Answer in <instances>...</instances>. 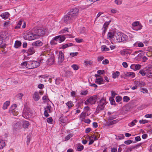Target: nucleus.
<instances>
[{
  "mask_svg": "<svg viewBox=\"0 0 152 152\" xmlns=\"http://www.w3.org/2000/svg\"><path fill=\"white\" fill-rule=\"evenodd\" d=\"M115 99L117 102H119L121 100L122 98L121 96H118L116 97Z\"/></svg>",
  "mask_w": 152,
  "mask_h": 152,
  "instance_id": "obj_49",
  "label": "nucleus"
},
{
  "mask_svg": "<svg viewBox=\"0 0 152 152\" xmlns=\"http://www.w3.org/2000/svg\"><path fill=\"white\" fill-rule=\"evenodd\" d=\"M34 30L37 39L42 37L47 31L46 29L45 28H34Z\"/></svg>",
  "mask_w": 152,
  "mask_h": 152,
  "instance_id": "obj_4",
  "label": "nucleus"
},
{
  "mask_svg": "<svg viewBox=\"0 0 152 152\" xmlns=\"http://www.w3.org/2000/svg\"><path fill=\"white\" fill-rule=\"evenodd\" d=\"M50 43L52 45H55L57 44V42L54 40H52L50 41Z\"/></svg>",
  "mask_w": 152,
  "mask_h": 152,
  "instance_id": "obj_62",
  "label": "nucleus"
},
{
  "mask_svg": "<svg viewBox=\"0 0 152 152\" xmlns=\"http://www.w3.org/2000/svg\"><path fill=\"white\" fill-rule=\"evenodd\" d=\"M106 104L105 99L104 98H102L98 104L95 113H98L100 111L103 110Z\"/></svg>",
  "mask_w": 152,
  "mask_h": 152,
  "instance_id": "obj_6",
  "label": "nucleus"
},
{
  "mask_svg": "<svg viewBox=\"0 0 152 152\" xmlns=\"http://www.w3.org/2000/svg\"><path fill=\"white\" fill-rule=\"evenodd\" d=\"M84 63L85 65H90L91 63V62L90 61H85Z\"/></svg>",
  "mask_w": 152,
  "mask_h": 152,
  "instance_id": "obj_61",
  "label": "nucleus"
},
{
  "mask_svg": "<svg viewBox=\"0 0 152 152\" xmlns=\"http://www.w3.org/2000/svg\"><path fill=\"white\" fill-rule=\"evenodd\" d=\"M48 54L47 53V52L46 51H45L44 52H42L41 55H40V56H45L46 57H48Z\"/></svg>",
  "mask_w": 152,
  "mask_h": 152,
  "instance_id": "obj_37",
  "label": "nucleus"
},
{
  "mask_svg": "<svg viewBox=\"0 0 152 152\" xmlns=\"http://www.w3.org/2000/svg\"><path fill=\"white\" fill-rule=\"evenodd\" d=\"M55 58H49L47 61V62L49 65L52 64L54 61Z\"/></svg>",
  "mask_w": 152,
  "mask_h": 152,
  "instance_id": "obj_15",
  "label": "nucleus"
},
{
  "mask_svg": "<svg viewBox=\"0 0 152 152\" xmlns=\"http://www.w3.org/2000/svg\"><path fill=\"white\" fill-rule=\"evenodd\" d=\"M17 107V105L15 104H14L11 106L9 110V112L11 113V112H13L15 110V109Z\"/></svg>",
  "mask_w": 152,
  "mask_h": 152,
  "instance_id": "obj_22",
  "label": "nucleus"
},
{
  "mask_svg": "<svg viewBox=\"0 0 152 152\" xmlns=\"http://www.w3.org/2000/svg\"><path fill=\"white\" fill-rule=\"evenodd\" d=\"M139 73L142 76H144L145 75L146 72L143 69L139 71Z\"/></svg>",
  "mask_w": 152,
  "mask_h": 152,
  "instance_id": "obj_46",
  "label": "nucleus"
},
{
  "mask_svg": "<svg viewBox=\"0 0 152 152\" xmlns=\"http://www.w3.org/2000/svg\"><path fill=\"white\" fill-rule=\"evenodd\" d=\"M77 150L78 151H81L83 150L84 148V146L80 144H79L77 145Z\"/></svg>",
  "mask_w": 152,
  "mask_h": 152,
  "instance_id": "obj_30",
  "label": "nucleus"
},
{
  "mask_svg": "<svg viewBox=\"0 0 152 152\" xmlns=\"http://www.w3.org/2000/svg\"><path fill=\"white\" fill-rule=\"evenodd\" d=\"M137 121L136 119H135V120H133L131 123L130 124L132 126H134L135 125V123H137Z\"/></svg>",
  "mask_w": 152,
  "mask_h": 152,
  "instance_id": "obj_58",
  "label": "nucleus"
},
{
  "mask_svg": "<svg viewBox=\"0 0 152 152\" xmlns=\"http://www.w3.org/2000/svg\"><path fill=\"white\" fill-rule=\"evenodd\" d=\"M97 97L96 96H94L90 97L85 102V104H88V103L91 104H94L97 101Z\"/></svg>",
  "mask_w": 152,
  "mask_h": 152,
  "instance_id": "obj_8",
  "label": "nucleus"
},
{
  "mask_svg": "<svg viewBox=\"0 0 152 152\" xmlns=\"http://www.w3.org/2000/svg\"><path fill=\"white\" fill-rule=\"evenodd\" d=\"M60 81H62V79H61L59 78H57L56 79V84H57V85L59 84L60 83Z\"/></svg>",
  "mask_w": 152,
  "mask_h": 152,
  "instance_id": "obj_45",
  "label": "nucleus"
},
{
  "mask_svg": "<svg viewBox=\"0 0 152 152\" xmlns=\"http://www.w3.org/2000/svg\"><path fill=\"white\" fill-rule=\"evenodd\" d=\"M66 104L69 108L72 107L73 106L72 102L71 101H69L66 103Z\"/></svg>",
  "mask_w": 152,
  "mask_h": 152,
  "instance_id": "obj_34",
  "label": "nucleus"
},
{
  "mask_svg": "<svg viewBox=\"0 0 152 152\" xmlns=\"http://www.w3.org/2000/svg\"><path fill=\"white\" fill-rule=\"evenodd\" d=\"M115 2L117 5H120L122 3L121 1L120 0H115Z\"/></svg>",
  "mask_w": 152,
  "mask_h": 152,
  "instance_id": "obj_55",
  "label": "nucleus"
},
{
  "mask_svg": "<svg viewBox=\"0 0 152 152\" xmlns=\"http://www.w3.org/2000/svg\"><path fill=\"white\" fill-rule=\"evenodd\" d=\"M23 37L25 39L29 41L37 39L34 29L31 31L24 33Z\"/></svg>",
  "mask_w": 152,
  "mask_h": 152,
  "instance_id": "obj_3",
  "label": "nucleus"
},
{
  "mask_svg": "<svg viewBox=\"0 0 152 152\" xmlns=\"http://www.w3.org/2000/svg\"><path fill=\"white\" fill-rule=\"evenodd\" d=\"M10 102L9 101H7L5 102L4 104L3 108L4 110L6 109L9 106Z\"/></svg>",
  "mask_w": 152,
  "mask_h": 152,
  "instance_id": "obj_26",
  "label": "nucleus"
},
{
  "mask_svg": "<svg viewBox=\"0 0 152 152\" xmlns=\"http://www.w3.org/2000/svg\"><path fill=\"white\" fill-rule=\"evenodd\" d=\"M60 37V36H58L55 37L52 39V40H54L56 42H59V39Z\"/></svg>",
  "mask_w": 152,
  "mask_h": 152,
  "instance_id": "obj_48",
  "label": "nucleus"
},
{
  "mask_svg": "<svg viewBox=\"0 0 152 152\" xmlns=\"http://www.w3.org/2000/svg\"><path fill=\"white\" fill-rule=\"evenodd\" d=\"M129 100V98L127 96H125L123 98V100L124 101L128 102Z\"/></svg>",
  "mask_w": 152,
  "mask_h": 152,
  "instance_id": "obj_52",
  "label": "nucleus"
},
{
  "mask_svg": "<svg viewBox=\"0 0 152 152\" xmlns=\"http://www.w3.org/2000/svg\"><path fill=\"white\" fill-rule=\"evenodd\" d=\"M118 122V120H113L110 122H107V125L108 126H110L113 125L114 124H115Z\"/></svg>",
  "mask_w": 152,
  "mask_h": 152,
  "instance_id": "obj_29",
  "label": "nucleus"
},
{
  "mask_svg": "<svg viewBox=\"0 0 152 152\" xmlns=\"http://www.w3.org/2000/svg\"><path fill=\"white\" fill-rule=\"evenodd\" d=\"M60 36V37L59 39V42L61 43L62 42L64 41L65 39V37L64 36H62V37Z\"/></svg>",
  "mask_w": 152,
  "mask_h": 152,
  "instance_id": "obj_38",
  "label": "nucleus"
},
{
  "mask_svg": "<svg viewBox=\"0 0 152 152\" xmlns=\"http://www.w3.org/2000/svg\"><path fill=\"white\" fill-rule=\"evenodd\" d=\"M43 59H40L38 61H33L28 62V68L29 69H32L37 68L39 66L40 64V63L43 62Z\"/></svg>",
  "mask_w": 152,
  "mask_h": 152,
  "instance_id": "obj_5",
  "label": "nucleus"
},
{
  "mask_svg": "<svg viewBox=\"0 0 152 152\" xmlns=\"http://www.w3.org/2000/svg\"><path fill=\"white\" fill-rule=\"evenodd\" d=\"M5 143L4 141L3 140L0 139V149L3 148L5 145Z\"/></svg>",
  "mask_w": 152,
  "mask_h": 152,
  "instance_id": "obj_24",
  "label": "nucleus"
},
{
  "mask_svg": "<svg viewBox=\"0 0 152 152\" xmlns=\"http://www.w3.org/2000/svg\"><path fill=\"white\" fill-rule=\"evenodd\" d=\"M19 126V123L18 122L14 126L13 129L14 130H16L18 129Z\"/></svg>",
  "mask_w": 152,
  "mask_h": 152,
  "instance_id": "obj_40",
  "label": "nucleus"
},
{
  "mask_svg": "<svg viewBox=\"0 0 152 152\" xmlns=\"http://www.w3.org/2000/svg\"><path fill=\"white\" fill-rule=\"evenodd\" d=\"M43 44V42L39 40H38L34 42L32 44V46L37 47H41L42 45Z\"/></svg>",
  "mask_w": 152,
  "mask_h": 152,
  "instance_id": "obj_12",
  "label": "nucleus"
},
{
  "mask_svg": "<svg viewBox=\"0 0 152 152\" xmlns=\"http://www.w3.org/2000/svg\"><path fill=\"white\" fill-rule=\"evenodd\" d=\"M132 142V141L131 140H128L125 141L124 143L126 145H129Z\"/></svg>",
  "mask_w": 152,
  "mask_h": 152,
  "instance_id": "obj_57",
  "label": "nucleus"
},
{
  "mask_svg": "<svg viewBox=\"0 0 152 152\" xmlns=\"http://www.w3.org/2000/svg\"><path fill=\"white\" fill-rule=\"evenodd\" d=\"M75 40L78 43H80L81 42H82V41H83V39H79L78 38H76L75 39Z\"/></svg>",
  "mask_w": 152,
  "mask_h": 152,
  "instance_id": "obj_56",
  "label": "nucleus"
},
{
  "mask_svg": "<svg viewBox=\"0 0 152 152\" xmlns=\"http://www.w3.org/2000/svg\"><path fill=\"white\" fill-rule=\"evenodd\" d=\"M148 122V121L144 120H140L139 121V123L140 124H144L147 123Z\"/></svg>",
  "mask_w": 152,
  "mask_h": 152,
  "instance_id": "obj_53",
  "label": "nucleus"
},
{
  "mask_svg": "<svg viewBox=\"0 0 152 152\" xmlns=\"http://www.w3.org/2000/svg\"><path fill=\"white\" fill-rule=\"evenodd\" d=\"M51 108V106L50 105H48L46 107H44L45 110H46V112H47L48 113H50V108Z\"/></svg>",
  "mask_w": 152,
  "mask_h": 152,
  "instance_id": "obj_33",
  "label": "nucleus"
},
{
  "mask_svg": "<svg viewBox=\"0 0 152 152\" xmlns=\"http://www.w3.org/2000/svg\"><path fill=\"white\" fill-rule=\"evenodd\" d=\"M33 97L35 101H38L39 99V96L38 92H35L33 95Z\"/></svg>",
  "mask_w": 152,
  "mask_h": 152,
  "instance_id": "obj_17",
  "label": "nucleus"
},
{
  "mask_svg": "<svg viewBox=\"0 0 152 152\" xmlns=\"http://www.w3.org/2000/svg\"><path fill=\"white\" fill-rule=\"evenodd\" d=\"M128 37L125 34L121 32H118L115 34L114 40L115 42H120L126 41L128 39Z\"/></svg>",
  "mask_w": 152,
  "mask_h": 152,
  "instance_id": "obj_2",
  "label": "nucleus"
},
{
  "mask_svg": "<svg viewBox=\"0 0 152 152\" xmlns=\"http://www.w3.org/2000/svg\"><path fill=\"white\" fill-rule=\"evenodd\" d=\"M30 114L29 109L27 107H25L23 110L22 116L26 119H28L31 116Z\"/></svg>",
  "mask_w": 152,
  "mask_h": 152,
  "instance_id": "obj_7",
  "label": "nucleus"
},
{
  "mask_svg": "<svg viewBox=\"0 0 152 152\" xmlns=\"http://www.w3.org/2000/svg\"><path fill=\"white\" fill-rule=\"evenodd\" d=\"M119 75L120 72H119L116 71L113 74V77L115 79L118 77Z\"/></svg>",
  "mask_w": 152,
  "mask_h": 152,
  "instance_id": "obj_31",
  "label": "nucleus"
},
{
  "mask_svg": "<svg viewBox=\"0 0 152 152\" xmlns=\"http://www.w3.org/2000/svg\"><path fill=\"white\" fill-rule=\"evenodd\" d=\"M14 47L15 48H18L19 47V41L18 40L16 41Z\"/></svg>",
  "mask_w": 152,
  "mask_h": 152,
  "instance_id": "obj_41",
  "label": "nucleus"
},
{
  "mask_svg": "<svg viewBox=\"0 0 152 152\" xmlns=\"http://www.w3.org/2000/svg\"><path fill=\"white\" fill-rule=\"evenodd\" d=\"M115 34L113 32H109L107 34V39H109L114 38V37Z\"/></svg>",
  "mask_w": 152,
  "mask_h": 152,
  "instance_id": "obj_14",
  "label": "nucleus"
},
{
  "mask_svg": "<svg viewBox=\"0 0 152 152\" xmlns=\"http://www.w3.org/2000/svg\"><path fill=\"white\" fill-rule=\"evenodd\" d=\"M9 15V13L8 12H6L1 14V16L3 18L6 19L8 17Z\"/></svg>",
  "mask_w": 152,
  "mask_h": 152,
  "instance_id": "obj_21",
  "label": "nucleus"
},
{
  "mask_svg": "<svg viewBox=\"0 0 152 152\" xmlns=\"http://www.w3.org/2000/svg\"><path fill=\"white\" fill-rule=\"evenodd\" d=\"M108 63L109 61L107 59H105L102 61V64H107Z\"/></svg>",
  "mask_w": 152,
  "mask_h": 152,
  "instance_id": "obj_63",
  "label": "nucleus"
},
{
  "mask_svg": "<svg viewBox=\"0 0 152 152\" xmlns=\"http://www.w3.org/2000/svg\"><path fill=\"white\" fill-rule=\"evenodd\" d=\"M101 50L102 52H106L110 50V48L107 47L105 45H103L101 46Z\"/></svg>",
  "mask_w": 152,
  "mask_h": 152,
  "instance_id": "obj_19",
  "label": "nucleus"
},
{
  "mask_svg": "<svg viewBox=\"0 0 152 152\" xmlns=\"http://www.w3.org/2000/svg\"><path fill=\"white\" fill-rule=\"evenodd\" d=\"M141 66L139 64H132L130 66V68L134 70V71H136L140 69Z\"/></svg>",
  "mask_w": 152,
  "mask_h": 152,
  "instance_id": "obj_11",
  "label": "nucleus"
},
{
  "mask_svg": "<svg viewBox=\"0 0 152 152\" xmlns=\"http://www.w3.org/2000/svg\"><path fill=\"white\" fill-rule=\"evenodd\" d=\"M104 81L102 77H100L96 78L95 82L98 84L100 85L104 84Z\"/></svg>",
  "mask_w": 152,
  "mask_h": 152,
  "instance_id": "obj_13",
  "label": "nucleus"
},
{
  "mask_svg": "<svg viewBox=\"0 0 152 152\" xmlns=\"http://www.w3.org/2000/svg\"><path fill=\"white\" fill-rule=\"evenodd\" d=\"M88 93V91L87 90H86L83 91H82L80 94L82 95H86Z\"/></svg>",
  "mask_w": 152,
  "mask_h": 152,
  "instance_id": "obj_59",
  "label": "nucleus"
},
{
  "mask_svg": "<svg viewBox=\"0 0 152 152\" xmlns=\"http://www.w3.org/2000/svg\"><path fill=\"white\" fill-rule=\"evenodd\" d=\"M22 124L23 128L24 129L27 128L29 125V122L27 121H23Z\"/></svg>",
  "mask_w": 152,
  "mask_h": 152,
  "instance_id": "obj_18",
  "label": "nucleus"
},
{
  "mask_svg": "<svg viewBox=\"0 0 152 152\" xmlns=\"http://www.w3.org/2000/svg\"><path fill=\"white\" fill-rule=\"evenodd\" d=\"M73 73L72 72L68 70L66 71L65 73V75L67 77L72 76Z\"/></svg>",
  "mask_w": 152,
  "mask_h": 152,
  "instance_id": "obj_27",
  "label": "nucleus"
},
{
  "mask_svg": "<svg viewBox=\"0 0 152 152\" xmlns=\"http://www.w3.org/2000/svg\"><path fill=\"white\" fill-rule=\"evenodd\" d=\"M79 10L75 7L70 10L65 15L63 18L64 22L66 24H69L74 20L78 14Z\"/></svg>",
  "mask_w": 152,
  "mask_h": 152,
  "instance_id": "obj_1",
  "label": "nucleus"
},
{
  "mask_svg": "<svg viewBox=\"0 0 152 152\" xmlns=\"http://www.w3.org/2000/svg\"><path fill=\"white\" fill-rule=\"evenodd\" d=\"M132 25V28L134 30L138 31L140 30L142 28L141 25L139 24V22L138 21L134 22Z\"/></svg>",
  "mask_w": 152,
  "mask_h": 152,
  "instance_id": "obj_9",
  "label": "nucleus"
},
{
  "mask_svg": "<svg viewBox=\"0 0 152 152\" xmlns=\"http://www.w3.org/2000/svg\"><path fill=\"white\" fill-rule=\"evenodd\" d=\"M137 52H135L133 53H131V51L128 50H126L121 51V54L122 56H129L130 55L137 54Z\"/></svg>",
  "mask_w": 152,
  "mask_h": 152,
  "instance_id": "obj_10",
  "label": "nucleus"
},
{
  "mask_svg": "<svg viewBox=\"0 0 152 152\" xmlns=\"http://www.w3.org/2000/svg\"><path fill=\"white\" fill-rule=\"evenodd\" d=\"M58 63L59 64L61 63L64 60V58H58Z\"/></svg>",
  "mask_w": 152,
  "mask_h": 152,
  "instance_id": "obj_47",
  "label": "nucleus"
},
{
  "mask_svg": "<svg viewBox=\"0 0 152 152\" xmlns=\"http://www.w3.org/2000/svg\"><path fill=\"white\" fill-rule=\"evenodd\" d=\"M147 76L148 77H152V71L148 70V72L147 73Z\"/></svg>",
  "mask_w": 152,
  "mask_h": 152,
  "instance_id": "obj_35",
  "label": "nucleus"
},
{
  "mask_svg": "<svg viewBox=\"0 0 152 152\" xmlns=\"http://www.w3.org/2000/svg\"><path fill=\"white\" fill-rule=\"evenodd\" d=\"M111 96H112V98H114L115 95H116V94L115 93V92L113 91H111Z\"/></svg>",
  "mask_w": 152,
  "mask_h": 152,
  "instance_id": "obj_60",
  "label": "nucleus"
},
{
  "mask_svg": "<svg viewBox=\"0 0 152 152\" xmlns=\"http://www.w3.org/2000/svg\"><path fill=\"white\" fill-rule=\"evenodd\" d=\"M86 113H82L80 115V118L82 119L84 118L86 115Z\"/></svg>",
  "mask_w": 152,
  "mask_h": 152,
  "instance_id": "obj_51",
  "label": "nucleus"
},
{
  "mask_svg": "<svg viewBox=\"0 0 152 152\" xmlns=\"http://www.w3.org/2000/svg\"><path fill=\"white\" fill-rule=\"evenodd\" d=\"M78 54V52L71 53H70V55L72 57H74L77 56Z\"/></svg>",
  "mask_w": 152,
  "mask_h": 152,
  "instance_id": "obj_50",
  "label": "nucleus"
},
{
  "mask_svg": "<svg viewBox=\"0 0 152 152\" xmlns=\"http://www.w3.org/2000/svg\"><path fill=\"white\" fill-rule=\"evenodd\" d=\"M86 32V28L84 27L80 29V33L84 34Z\"/></svg>",
  "mask_w": 152,
  "mask_h": 152,
  "instance_id": "obj_42",
  "label": "nucleus"
},
{
  "mask_svg": "<svg viewBox=\"0 0 152 152\" xmlns=\"http://www.w3.org/2000/svg\"><path fill=\"white\" fill-rule=\"evenodd\" d=\"M21 26L22 28H25L26 26V22L21 20H20V28Z\"/></svg>",
  "mask_w": 152,
  "mask_h": 152,
  "instance_id": "obj_20",
  "label": "nucleus"
},
{
  "mask_svg": "<svg viewBox=\"0 0 152 152\" xmlns=\"http://www.w3.org/2000/svg\"><path fill=\"white\" fill-rule=\"evenodd\" d=\"M28 62L27 63L26 62H24L21 63L20 68H24L25 67H26V68H28Z\"/></svg>",
  "mask_w": 152,
  "mask_h": 152,
  "instance_id": "obj_23",
  "label": "nucleus"
},
{
  "mask_svg": "<svg viewBox=\"0 0 152 152\" xmlns=\"http://www.w3.org/2000/svg\"><path fill=\"white\" fill-rule=\"evenodd\" d=\"M68 28H65L64 29L61 30L60 31V33L61 34H63L66 32V31L67 32H68Z\"/></svg>",
  "mask_w": 152,
  "mask_h": 152,
  "instance_id": "obj_39",
  "label": "nucleus"
},
{
  "mask_svg": "<svg viewBox=\"0 0 152 152\" xmlns=\"http://www.w3.org/2000/svg\"><path fill=\"white\" fill-rule=\"evenodd\" d=\"M125 75L126 77H131L132 78H133L135 76V74L132 72H127L125 74Z\"/></svg>",
  "mask_w": 152,
  "mask_h": 152,
  "instance_id": "obj_16",
  "label": "nucleus"
},
{
  "mask_svg": "<svg viewBox=\"0 0 152 152\" xmlns=\"http://www.w3.org/2000/svg\"><path fill=\"white\" fill-rule=\"evenodd\" d=\"M88 137H89V139L90 140V141L89 142L88 145H91L93 143L94 141L93 139H92V140L91 139V137H93L88 136Z\"/></svg>",
  "mask_w": 152,
  "mask_h": 152,
  "instance_id": "obj_44",
  "label": "nucleus"
},
{
  "mask_svg": "<svg viewBox=\"0 0 152 152\" xmlns=\"http://www.w3.org/2000/svg\"><path fill=\"white\" fill-rule=\"evenodd\" d=\"M47 121L48 123H51L53 121V120L51 117H50L47 119Z\"/></svg>",
  "mask_w": 152,
  "mask_h": 152,
  "instance_id": "obj_54",
  "label": "nucleus"
},
{
  "mask_svg": "<svg viewBox=\"0 0 152 152\" xmlns=\"http://www.w3.org/2000/svg\"><path fill=\"white\" fill-rule=\"evenodd\" d=\"M34 49L32 47L29 48L28 50V54L29 55H31L34 53Z\"/></svg>",
  "mask_w": 152,
  "mask_h": 152,
  "instance_id": "obj_25",
  "label": "nucleus"
},
{
  "mask_svg": "<svg viewBox=\"0 0 152 152\" xmlns=\"http://www.w3.org/2000/svg\"><path fill=\"white\" fill-rule=\"evenodd\" d=\"M116 118V116L115 115H110L109 116L108 118L107 119L108 120H112Z\"/></svg>",
  "mask_w": 152,
  "mask_h": 152,
  "instance_id": "obj_43",
  "label": "nucleus"
},
{
  "mask_svg": "<svg viewBox=\"0 0 152 152\" xmlns=\"http://www.w3.org/2000/svg\"><path fill=\"white\" fill-rule=\"evenodd\" d=\"M72 67L74 70H77L79 69V66L76 64H74L72 65Z\"/></svg>",
  "mask_w": 152,
  "mask_h": 152,
  "instance_id": "obj_36",
  "label": "nucleus"
},
{
  "mask_svg": "<svg viewBox=\"0 0 152 152\" xmlns=\"http://www.w3.org/2000/svg\"><path fill=\"white\" fill-rule=\"evenodd\" d=\"M1 36L2 37V38H7L8 37V34L7 32L6 31L2 32L1 33Z\"/></svg>",
  "mask_w": 152,
  "mask_h": 152,
  "instance_id": "obj_28",
  "label": "nucleus"
},
{
  "mask_svg": "<svg viewBox=\"0 0 152 152\" xmlns=\"http://www.w3.org/2000/svg\"><path fill=\"white\" fill-rule=\"evenodd\" d=\"M145 117L146 118H152V114H146L145 115Z\"/></svg>",
  "mask_w": 152,
  "mask_h": 152,
  "instance_id": "obj_64",
  "label": "nucleus"
},
{
  "mask_svg": "<svg viewBox=\"0 0 152 152\" xmlns=\"http://www.w3.org/2000/svg\"><path fill=\"white\" fill-rule=\"evenodd\" d=\"M73 134H69L65 137V140L67 141L68 140H69L71 137H73Z\"/></svg>",
  "mask_w": 152,
  "mask_h": 152,
  "instance_id": "obj_32",
  "label": "nucleus"
}]
</instances>
